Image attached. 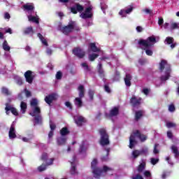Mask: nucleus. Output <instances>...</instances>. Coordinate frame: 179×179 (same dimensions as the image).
<instances>
[{"label": "nucleus", "instance_id": "obj_39", "mask_svg": "<svg viewBox=\"0 0 179 179\" xmlns=\"http://www.w3.org/2000/svg\"><path fill=\"white\" fill-rule=\"evenodd\" d=\"M65 142H66V139L64 138H59L57 140V143L59 145H64V144H65Z\"/></svg>", "mask_w": 179, "mask_h": 179}, {"label": "nucleus", "instance_id": "obj_37", "mask_svg": "<svg viewBox=\"0 0 179 179\" xmlns=\"http://www.w3.org/2000/svg\"><path fill=\"white\" fill-rule=\"evenodd\" d=\"M120 16H122V17H127V12L125 11V9H122L119 12Z\"/></svg>", "mask_w": 179, "mask_h": 179}, {"label": "nucleus", "instance_id": "obj_47", "mask_svg": "<svg viewBox=\"0 0 179 179\" xmlns=\"http://www.w3.org/2000/svg\"><path fill=\"white\" fill-rule=\"evenodd\" d=\"M145 54H146V55H148L149 57H152V55H153V51H152V50L146 49Z\"/></svg>", "mask_w": 179, "mask_h": 179}, {"label": "nucleus", "instance_id": "obj_55", "mask_svg": "<svg viewBox=\"0 0 179 179\" xmlns=\"http://www.w3.org/2000/svg\"><path fill=\"white\" fill-rule=\"evenodd\" d=\"M132 179H143V177L142 176L137 174L132 177Z\"/></svg>", "mask_w": 179, "mask_h": 179}, {"label": "nucleus", "instance_id": "obj_53", "mask_svg": "<svg viewBox=\"0 0 179 179\" xmlns=\"http://www.w3.org/2000/svg\"><path fill=\"white\" fill-rule=\"evenodd\" d=\"M140 155H148V148H143L140 151Z\"/></svg>", "mask_w": 179, "mask_h": 179}, {"label": "nucleus", "instance_id": "obj_51", "mask_svg": "<svg viewBox=\"0 0 179 179\" xmlns=\"http://www.w3.org/2000/svg\"><path fill=\"white\" fill-rule=\"evenodd\" d=\"M104 90L106 92V93H111V90L110 89V87L108 85H104Z\"/></svg>", "mask_w": 179, "mask_h": 179}, {"label": "nucleus", "instance_id": "obj_11", "mask_svg": "<svg viewBox=\"0 0 179 179\" xmlns=\"http://www.w3.org/2000/svg\"><path fill=\"white\" fill-rule=\"evenodd\" d=\"M83 10H85V7H83V6L80 5L79 3H76L75 7L71 8V13H73V15H76L78 12L81 13V12H83Z\"/></svg>", "mask_w": 179, "mask_h": 179}, {"label": "nucleus", "instance_id": "obj_31", "mask_svg": "<svg viewBox=\"0 0 179 179\" xmlns=\"http://www.w3.org/2000/svg\"><path fill=\"white\" fill-rule=\"evenodd\" d=\"M60 134L62 136H65V135H68V134H69V131L68 130V128L63 127L60 131Z\"/></svg>", "mask_w": 179, "mask_h": 179}, {"label": "nucleus", "instance_id": "obj_40", "mask_svg": "<svg viewBox=\"0 0 179 179\" xmlns=\"http://www.w3.org/2000/svg\"><path fill=\"white\" fill-rule=\"evenodd\" d=\"M56 79L57 80H61L62 79V71H57L56 73Z\"/></svg>", "mask_w": 179, "mask_h": 179}, {"label": "nucleus", "instance_id": "obj_58", "mask_svg": "<svg viewBox=\"0 0 179 179\" xmlns=\"http://www.w3.org/2000/svg\"><path fill=\"white\" fill-rule=\"evenodd\" d=\"M4 19H7L8 20H9V19H10V14H9V13H5Z\"/></svg>", "mask_w": 179, "mask_h": 179}, {"label": "nucleus", "instance_id": "obj_43", "mask_svg": "<svg viewBox=\"0 0 179 179\" xmlns=\"http://www.w3.org/2000/svg\"><path fill=\"white\" fill-rule=\"evenodd\" d=\"M98 73L100 76V78H104L106 76V74L104 73V70L102 69H98Z\"/></svg>", "mask_w": 179, "mask_h": 179}, {"label": "nucleus", "instance_id": "obj_46", "mask_svg": "<svg viewBox=\"0 0 179 179\" xmlns=\"http://www.w3.org/2000/svg\"><path fill=\"white\" fill-rule=\"evenodd\" d=\"M64 104L66 107H67V108H69V110H72L73 108V107L72 106V103H71L69 101H66Z\"/></svg>", "mask_w": 179, "mask_h": 179}, {"label": "nucleus", "instance_id": "obj_18", "mask_svg": "<svg viewBox=\"0 0 179 179\" xmlns=\"http://www.w3.org/2000/svg\"><path fill=\"white\" fill-rule=\"evenodd\" d=\"M82 97L79 96V97H76L74 99V104L75 106H76L77 107H82L83 106V101H82Z\"/></svg>", "mask_w": 179, "mask_h": 179}, {"label": "nucleus", "instance_id": "obj_38", "mask_svg": "<svg viewBox=\"0 0 179 179\" xmlns=\"http://www.w3.org/2000/svg\"><path fill=\"white\" fill-rule=\"evenodd\" d=\"M88 96L90 99V100H93V99L94 97V91L90 90L88 92Z\"/></svg>", "mask_w": 179, "mask_h": 179}, {"label": "nucleus", "instance_id": "obj_59", "mask_svg": "<svg viewBox=\"0 0 179 179\" xmlns=\"http://www.w3.org/2000/svg\"><path fill=\"white\" fill-rule=\"evenodd\" d=\"M141 117H142V113H136V121H138V120H139V118H141Z\"/></svg>", "mask_w": 179, "mask_h": 179}, {"label": "nucleus", "instance_id": "obj_42", "mask_svg": "<svg viewBox=\"0 0 179 179\" xmlns=\"http://www.w3.org/2000/svg\"><path fill=\"white\" fill-rule=\"evenodd\" d=\"M124 10L127 15H129V13H131L132 10H134V6H129V7L127 9H124Z\"/></svg>", "mask_w": 179, "mask_h": 179}, {"label": "nucleus", "instance_id": "obj_24", "mask_svg": "<svg viewBox=\"0 0 179 179\" xmlns=\"http://www.w3.org/2000/svg\"><path fill=\"white\" fill-rule=\"evenodd\" d=\"M37 36L41 40L43 45H46V47H48V42H47V40L44 38V36H43V35L41 33H38Z\"/></svg>", "mask_w": 179, "mask_h": 179}, {"label": "nucleus", "instance_id": "obj_34", "mask_svg": "<svg viewBox=\"0 0 179 179\" xmlns=\"http://www.w3.org/2000/svg\"><path fill=\"white\" fill-rule=\"evenodd\" d=\"M143 176L145 178L152 179V173L149 171H144Z\"/></svg>", "mask_w": 179, "mask_h": 179}, {"label": "nucleus", "instance_id": "obj_10", "mask_svg": "<svg viewBox=\"0 0 179 179\" xmlns=\"http://www.w3.org/2000/svg\"><path fill=\"white\" fill-rule=\"evenodd\" d=\"M73 54L76 55V57H78L80 59H82V58L85 57V55H86V52L82 50L80 48H75L73 50Z\"/></svg>", "mask_w": 179, "mask_h": 179}, {"label": "nucleus", "instance_id": "obj_48", "mask_svg": "<svg viewBox=\"0 0 179 179\" xmlns=\"http://www.w3.org/2000/svg\"><path fill=\"white\" fill-rule=\"evenodd\" d=\"M119 111H120V107L115 106V107H114V108L110 111V113H119Z\"/></svg>", "mask_w": 179, "mask_h": 179}, {"label": "nucleus", "instance_id": "obj_54", "mask_svg": "<svg viewBox=\"0 0 179 179\" xmlns=\"http://www.w3.org/2000/svg\"><path fill=\"white\" fill-rule=\"evenodd\" d=\"M159 162V159L156 158H151V163L152 164L155 165Z\"/></svg>", "mask_w": 179, "mask_h": 179}, {"label": "nucleus", "instance_id": "obj_8", "mask_svg": "<svg viewBox=\"0 0 179 179\" xmlns=\"http://www.w3.org/2000/svg\"><path fill=\"white\" fill-rule=\"evenodd\" d=\"M31 107L33 110V113H41L40 106H38V101L36 99L33 98L31 100Z\"/></svg>", "mask_w": 179, "mask_h": 179}, {"label": "nucleus", "instance_id": "obj_1", "mask_svg": "<svg viewBox=\"0 0 179 179\" xmlns=\"http://www.w3.org/2000/svg\"><path fill=\"white\" fill-rule=\"evenodd\" d=\"M165 69V76H162L160 77L161 82H166L170 79L171 74V66L164 59L161 60L159 63V71L163 72Z\"/></svg>", "mask_w": 179, "mask_h": 179}, {"label": "nucleus", "instance_id": "obj_20", "mask_svg": "<svg viewBox=\"0 0 179 179\" xmlns=\"http://www.w3.org/2000/svg\"><path fill=\"white\" fill-rule=\"evenodd\" d=\"M78 96L79 97H85V86H83V85H80L78 87Z\"/></svg>", "mask_w": 179, "mask_h": 179}, {"label": "nucleus", "instance_id": "obj_49", "mask_svg": "<svg viewBox=\"0 0 179 179\" xmlns=\"http://www.w3.org/2000/svg\"><path fill=\"white\" fill-rule=\"evenodd\" d=\"M166 127H167V128H173V127H176V124H174L173 122H166Z\"/></svg>", "mask_w": 179, "mask_h": 179}, {"label": "nucleus", "instance_id": "obj_3", "mask_svg": "<svg viewBox=\"0 0 179 179\" xmlns=\"http://www.w3.org/2000/svg\"><path fill=\"white\" fill-rule=\"evenodd\" d=\"M157 41H156V36L154 35L149 36L146 40L139 39L138 44L140 47H145V48H150L153 44H156Z\"/></svg>", "mask_w": 179, "mask_h": 179}, {"label": "nucleus", "instance_id": "obj_26", "mask_svg": "<svg viewBox=\"0 0 179 179\" xmlns=\"http://www.w3.org/2000/svg\"><path fill=\"white\" fill-rule=\"evenodd\" d=\"M28 19L29 22H33V23H36V24H38V23H40V22L38 21V18L33 15H29Z\"/></svg>", "mask_w": 179, "mask_h": 179}, {"label": "nucleus", "instance_id": "obj_57", "mask_svg": "<svg viewBox=\"0 0 179 179\" xmlns=\"http://www.w3.org/2000/svg\"><path fill=\"white\" fill-rule=\"evenodd\" d=\"M26 97H31V92L30 91L25 90Z\"/></svg>", "mask_w": 179, "mask_h": 179}, {"label": "nucleus", "instance_id": "obj_17", "mask_svg": "<svg viewBox=\"0 0 179 179\" xmlns=\"http://www.w3.org/2000/svg\"><path fill=\"white\" fill-rule=\"evenodd\" d=\"M146 169V160L143 159L137 168L138 173H142Z\"/></svg>", "mask_w": 179, "mask_h": 179}, {"label": "nucleus", "instance_id": "obj_9", "mask_svg": "<svg viewBox=\"0 0 179 179\" xmlns=\"http://www.w3.org/2000/svg\"><path fill=\"white\" fill-rule=\"evenodd\" d=\"M24 76L27 83H29V85H31V83H33V80H34V75H33V71L30 70L27 71L24 73Z\"/></svg>", "mask_w": 179, "mask_h": 179}, {"label": "nucleus", "instance_id": "obj_63", "mask_svg": "<svg viewBox=\"0 0 179 179\" xmlns=\"http://www.w3.org/2000/svg\"><path fill=\"white\" fill-rule=\"evenodd\" d=\"M143 93H144V94H145L146 96H148V94H149V90L148 88H144L143 90Z\"/></svg>", "mask_w": 179, "mask_h": 179}, {"label": "nucleus", "instance_id": "obj_30", "mask_svg": "<svg viewBox=\"0 0 179 179\" xmlns=\"http://www.w3.org/2000/svg\"><path fill=\"white\" fill-rule=\"evenodd\" d=\"M1 93L2 94H5V96H10V92H9V90L5 87L1 88Z\"/></svg>", "mask_w": 179, "mask_h": 179}, {"label": "nucleus", "instance_id": "obj_32", "mask_svg": "<svg viewBox=\"0 0 179 179\" xmlns=\"http://www.w3.org/2000/svg\"><path fill=\"white\" fill-rule=\"evenodd\" d=\"M165 41L166 42V44H168V45H170V44H173V43H174V38L171 36H168L166 38Z\"/></svg>", "mask_w": 179, "mask_h": 179}, {"label": "nucleus", "instance_id": "obj_19", "mask_svg": "<svg viewBox=\"0 0 179 179\" xmlns=\"http://www.w3.org/2000/svg\"><path fill=\"white\" fill-rule=\"evenodd\" d=\"M5 110L6 113H8V111H10V113H17V109L10 106L9 103L6 104Z\"/></svg>", "mask_w": 179, "mask_h": 179}, {"label": "nucleus", "instance_id": "obj_22", "mask_svg": "<svg viewBox=\"0 0 179 179\" xmlns=\"http://www.w3.org/2000/svg\"><path fill=\"white\" fill-rule=\"evenodd\" d=\"M90 48L92 52H100V50L97 46H96V43H90Z\"/></svg>", "mask_w": 179, "mask_h": 179}, {"label": "nucleus", "instance_id": "obj_16", "mask_svg": "<svg viewBox=\"0 0 179 179\" xmlns=\"http://www.w3.org/2000/svg\"><path fill=\"white\" fill-rule=\"evenodd\" d=\"M8 135L10 139H15V138H16V131L15 130V124H11Z\"/></svg>", "mask_w": 179, "mask_h": 179}, {"label": "nucleus", "instance_id": "obj_60", "mask_svg": "<svg viewBox=\"0 0 179 179\" xmlns=\"http://www.w3.org/2000/svg\"><path fill=\"white\" fill-rule=\"evenodd\" d=\"M136 31H138V33H141L142 31H143V28H142V27L141 26H138L136 27Z\"/></svg>", "mask_w": 179, "mask_h": 179}, {"label": "nucleus", "instance_id": "obj_4", "mask_svg": "<svg viewBox=\"0 0 179 179\" xmlns=\"http://www.w3.org/2000/svg\"><path fill=\"white\" fill-rule=\"evenodd\" d=\"M135 136H136L137 138H139L140 141L141 142H145V141H146L147 137L145 135L143 134H141V132H139V131L136 130L130 136L129 138V148L130 149H132L134 148V145H135Z\"/></svg>", "mask_w": 179, "mask_h": 179}, {"label": "nucleus", "instance_id": "obj_5", "mask_svg": "<svg viewBox=\"0 0 179 179\" xmlns=\"http://www.w3.org/2000/svg\"><path fill=\"white\" fill-rule=\"evenodd\" d=\"M75 27H76V22L74 21H71L68 25L64 26L60 29V31L65 34V36H69V34L72 33L73 30H75Z\"/></svg>", "mask_w": 179, "mask_h": 179}, {"label": "nucleus", "instance_id": "obj_13", "mask_svg": "<svg viewBox=\"0 0 179 179\" xmlns=\"http://www.w3.org/2000/svg\"><path fill=\"white\" fill-rule=\"evenodd\" d=\"M55 100H57V94H50L45 97V101L47 104H51Z\"/></svg>", "mask_w": 179, "mask_h": 179}, {"label": "nucleus", "instance_id": "obj_21", "mask_svg": "<svg viewBox=\"0 0 179 179\" xmlns=\"http://www.w3.org/2000/svg\"><path fill=\"white\" fill-rule=\"evenodd\" d=\"M48 157V155L47 154H43L42 155V160L45 161L48 166H51V164H52V162H54V159H47Z\"/></svg>", "mask_w": 179, "mask_h": 179}, {"label": "nucleus", "instance_id": "obj_36", "mask_svg": "<svg viewBox=\"0 0 179 179\" xmlns=\"http://www.w3.org/2000/svg\"><path fill=\"white\" fill-rule=\"evenodd\" d=\"M176 29H179L178 23L177 22H173L171 24V30H176Z\"/></svg>", "mask_w": 179, "mask_h": 179}, {"label": "nucleus", "instance_id": "obj_29", "mask_svg": "<svg viewBox=\"0 0 179 179\" xmlns=\"http://www.w3.org/2000/svg\"><path fill=\"white\" fill-rule=\"evenodd\" d=\"M20 108L22 113H26L27 110V103L26 102L22 101L20 103Z\"/></svg>", "mask_w": 179, "mask_h": 179}, {"label": "nucleus", "instance_id": "obj_56", "mask_svg": "<svg viewBox=\"0 0 179 179\" xmlns=\"http://www.w3.org/2000/svg\"><path fill=\"white\" fill-rule=\"evenodd\" d=\"M38 171H44L45 170V166L42 164L41 166L38 168Z\"/></svg>", "mask_w": 179, "mask_h": 179}, {"label": "nucleus", "instance_id": "obj_12", "mask_svg": "<svg viewBox=\"0 0 179 179\" xmlns=\"http://www.w3.org/2000/svg\"><path fill=\"white\" fill-rule=\"evenodd\" d=\"M142 101V98L139 97L138 99L136 96H133L130 99V104L132 107H139Z\"/></svg>", "mask_w": 179, "mask_h": 179}, {"label": "nucleus", "instance_id": "obj_27", "mask_svg": "<svg viewBox=\"0 0 179 179\" xmlns=\"http://www.w3.org/2000/svg\"><path fill=\"white\" fill-rule=\"evenodd\" d=\"M3 50L4 51H10V46L8 44V41L5 40L2 44Z\"/></svg>", "mask_w": 179, "mask_h": 179}, {"label": "nucleus", "instance_id": "obj_2", "mask_svg": "<svg viewBox=\"0 0 179 179\" xmlns=\"http://www.w3.org/2000/svg\"><path fill=\"white\" fill-rule=\"evenodd\" d=\"M96 164H97V159H94L92 162V168L95 178H99V176H101V174L103 173H107V171H111L112 170L110 168H108L106 166H104L103 170H101L100 169L96 168Z\"/></svg>", "mask_w": 179, "mask_h": 179}, {"label": "nucleus", "instance_id": "obj_50", "mask_svg": "<svg viewBox=\"0 0 179 179\" xmlns=\"http://www.w3.org/2000/svg\"><path fill=\"white\" fill-rule=\"evenodd\" d=\"M71 174H76V169H75V166H73V162H71Z\"/></svg>", "mask_w": 179, "mask_h": 179}, {"label": "nucleus", "instance_id": "obj_61", "mask_svg": "<svg viewBox=\"0 0 179 179\" xmlns=\"http://www.w3.org/2000/svg\"><path fill=\"white\" fill-rule=\"evenodd\" d=\"M46 53H47L48 55H52V50L48 48L47 50H46Z\"/></svg>", "mask_w": 179, "mask_h": 179}, {"label": "nucleus", "instance_id": "obj_25", "mask_svg": "<svg viewBox=\"0 0 179 179\" xmlns=\"http://www.w3.org/2000/svg\"><path fill=\"white\" fill-rule=\"evenodd\" d=\"M24 33L25 34H31V36H33L34 34V31H33L32 27H29L24 30Z\"/></svg>", "mask_w": 179, "mask_h": 179}, {"label": "nucleus", "instance_id": "obj_33", "mask_svg": "<svg viewBox=\"0 0 179 179\" xmlns=\"http://www.w3.org/2000/svg\"><path fill=\"white\" fill-rule=\"evenodd\" d=\"M96 58H99V55L98 54L94 53V54H92V55H89V59L91 62L94 61V59H96Z\"/></svg>", "mask_w": 179, "mask_h": 179}, {"label": "nucleus", "instance_id": "obj_64", "mask_svg": "<svg viewBox=\"0 0 179 179\" xmlns=\"http://www.w3.org/2000/svg\"><path fill=\"white\" fill-rule=\"evenodd\" d=\"M143 10H144V12H145V13H147L148 15H150V13H152V11H151L150 9H149V8H145V9H144Z\"/></svg>", "mask_w": 179, "mask_h": 179}, {"label": "nucleus", "instance_id": "obj_28", "mask_svg": "<svg viewBox=\"0 0 179 179\" xmlns=\"http://www.w3.org/2000/svg\"><path fill=\"white\" fill-rule=\"evenodd\" d=\"M171 150L173 153H174L176 157H179V151L178 148L176 145H172L171 146Z\"/></svg>", "mask_w": 179, "mask_h": 179}, {"label": "nucleus", "instance_id": "obj_44", "mask_svg": "<svg viewBox=\"0 0 179 179\" xmlns=\"http://www.w3.org/2000/svg\"><path fill=\"white\" fill-rule=\"evenodd\" d=\"M81 66H83V68H85V71H90V69L89 68V65H87V63L83 62L81 64Z\"/></svg>", "mask_w": 179, "mask_h": 179}, {"label": "nucleus", "instance_id": "obj_41", "mask_svg": "<svg viewBox=\"0 0 179 179\" xmlns=\"http://www.w3.org/2000/svg\"><path fill=\"white\" fill-rule=\"evenodd\" d=\"M169 111H170V113H174V111H176V106L174 104L171 103L169 106Z\"/></svg>", "mask_w": 179, "mask_h": 179}, {"label": "nucleus", "instance_id": "obj_7", "mask_svg": "<svg viewBox=\"0 0 179 179\" xmlns=\"http://www.w3.org/2000/svg\"><path fill=\"white\" fill-rule=\"evenodd\" d=\"M99 133L101 135V141L100 143L102 146H106V145H108L110 141H108V135L106 133V129H101L99 130Z\"/></svg>", "mask_w": 179, "mask_h": 179}, {"label": "nucleus", "instance_id": "obj_62", "mask_svg": "<svg viewBox=\"0 0 179 179\" xmlns=\"http://www.w3.org/2000/svg\"><path fill=\"white\" fill-rule=\"evenodd\" d=\"M164 23V20H163V18H159L158 20V24L159 26H162V24H163Z\"/></svg>", "mask_w": 179, "mask_h": 179}, {"label": "nucleus", "instance_id": "obj_52", "mask_svg": "<svg viewBox=\"0 0 179 179\" xmlns=\"http://www.w3.org/2000/svg\"><path fill=\"white\" fill-rule=\"evenodd\" d=\"M106 8H107V5L103 4V3L101 4V10H103V13H106Z\"/></svg>", "mask_w": 179, "mask_h": 179}, {"label": "nucleus", "instance_id": "obj_15", "mask_svg": "<svg viewBox=\"0 0 179 179\" xmlns=\"http://www.w3.org/2000/svg\"><path fill=\"white\" fill-rule=\"evenodd\" d=\"M131 80H132V75L130 73H127L124 78V83L127 87H130V86L132 85Z\"/></svg>", "mask_w": 179, "mask_h": 179}, {"label": "nucleus", "instance_id": "obj_14", "mask_svg": "<svg viewBox=\"0 0 179 179\" xmlns=\"http://www.w3.org/2000/svg\"><path fill=\"white\" fill-rule=\"evenodd\" d=\"M74 120L76 121V124H77L78 127H82V125L84 124L85 122H86V119H85L82 116H75Z\"/></svg>", "mask_w": 179, "mask_h": 179}, {"label": "nucleus", "instance_id": "obj_35", "mask_svg": "<svg viewBox=\"0 0 179 179\" xmlns=\"http://www.w3.org/2000/svg\"><path fill=\"white\" fill-rule=\"evenodd\" d=\"M141 155V151L139 150H134L132 152V157L134 159H136Z\"/></svg>", "mask_w": 179, "mask_h": 179}, {"label": "nucleus", "instance_id": "obj_6", "mask_svg": "<svg viewBox=\"0 0 179 179\" xmlns=\"http://www.w3.org/2000/svg\"><path fill=\"white\" fill-rule=\"evenodd\" d=\"M82 19H92L93 17V6H90L85 8V11L80 14Z\"/></svg>", "mask_w": 179, "mask_h": 179}, {"label": "nucleus", "instance_id": "obj_45", "mask_svg": "<svg viewBox=\"0 0 179 179\" xmlns=\"http://www.w3.org/2000/svg\"><path fill=\"white\" fill-rule=\"evenodd\" d=\"M85 149H87V142L83 143L82 145L80 146L81 152L85 150Z\"/></svg>", "mask_w": 179, "mask_h": 179}, {"label": "nucleus", "instance_id": "obj_23", "mask_svg": "<svg viewBox=\"0 0 179 179\" xmlns=\"http://www.w3.org/2000/svg\"><path fill=\"white\" fill-rule=\"evenodd\" d=\"M24 10H27V12H29L30 10H34V6L33 4H24L22 6Z\"/></svg>", "mask_w": 179, "mask_h": 179}]
</instances>
